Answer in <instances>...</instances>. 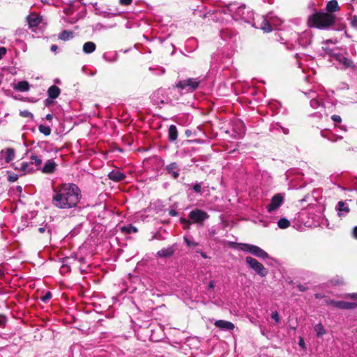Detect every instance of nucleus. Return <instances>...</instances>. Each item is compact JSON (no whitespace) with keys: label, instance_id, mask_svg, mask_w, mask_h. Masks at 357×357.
I'll return each mask as SVG.
<instances>
[{"label":"nucleus","instance_id":"nucleus-6","mask_svg":"<svg viewBox=\"0 0 357 357\" xmlns=\"http://www.w3.org/2000/svg\"><path fill=\"white\" fill-rule=\"evenodd\" d=\"M257 17L261 20L257 25L258 29H261L264 32H270L272 31L271 24L276 25L278 22H281V20L274 15L273 12H269L266 16L259 15Z\"/></svg>","mask_w":357,"mask_h":357},{"label":"nucleus","instance_id":"nucleus-17","mask_svg":"<svg viewBox=\"0 0 357 357\" xmlns=\"http://www.w3.org/2000/svg\"><path fill=\"white\" fill-rule=\"evenodd\" d=\"M331 55L335 58L336 61L342 63L344 68H354L355 65L351 59L347 58L343 54L339 53L333 54Z\"/></svg>","mask_w":357,"mask_h":357},{"label":"nucleus","instance_id":"nucleus-20","mask_svg":"<svg viewBox=\"0 0 357 357\" xmlns=\"http://www.w3.org/2000/svg\"><path fill=\"white\" fill-rule=\"evenodd\" d=\"M335 210L337 212V215L340 218L345 217L350 211L348 204L343 201L337 202L335 206Z\"/></svg>","mask_w":357,"mask_h":357},{"label":"nucleus","instance_id":"nucleus-24","mask_svg":"<svg viewBox=\"0 0 357 357\" xmlns=\"http://www.w3.org/2000/svg\"><path fill=\"white\" fill-rule=\"evenodd\" d=\"M178 130L175 125H171L168 129V140L169 142H175L178 138Z\"/></svg>","mask_w":357,"mask_h":357},{"label":"nucleus","instance_id":"nucleus-52","mask_svg":"<svg viewBox=\"0 0 357 357\" xmlns=\"http://www.w3.org/2000/svg\"><path fill=\"white\" fill-rule=\"evenodd\" d=\"M91 4L94 8L95 14L96 15H100L102 10H100V8L98 6V3L97 2H94V3H91Z\"/></svg>","mask_w":357,"mask_h":357},{"label":"nucleus","instance_id":"nucleus-37","mask_svg":"<svg viewBox=\"0 0 357 357\" xmlns=\"http://www.w3.org/2000/svg\"><path fill=\"white\" fill-rule=\"evenodd\" d=\"M314 329L318 337H322L326 332L324 326L321 323L316 324Z\"/></svg>","mask_w":357,"mask_h":357},{"label":"nucleus","instance_id":"nucleus-38","mask_svg":"<svg viewBox=\"0 0 357 357\" xmlns=\"http://www.w3.org/2000/svg\"><path fill=\"white\" fill-rule=\"evenodd\" d=\"M310 105L314 109H317L319 107H324V102L317 98H312L310 102Z\"/></svg>","mask_w":357,"mask_h":357},{"label":"nucleus","instance_id":"nucleus-14","mask_svg":"<svg viewBox=\"0 0 357 357\" xmlns=\"http://www.w3.org/2000/svg\"><path fill=\"white\" fill-rule=\"evenodd\" d=\"M296 37L298 44L303 47H306L312 43V34L311 31H305L301 33H296Z\"/></svg>","mask_w":357,"mask_h":357},{"label":"nucleus","instance_id":"nucleus-18","mask_svg":"<svg viewBox=\"0 0 357 357\" xmlns=\"http://www.w3.org/2000/svg\"><path fill=\"white\" fill-rule=\"evenodd\" d=\"M320 135L322 137L327 139L328 141L331 142H336L338 140L342 139L343 138L342 136L336 135L328 129H324L321 130Z\"/></svg>","mask_w":357,"mask_h":357},{"label":"nucleus","instance_id":"nucleus-26","mask_svg":"<svg viewBox=\"0 0 357 357\" xmlns=\"http://www.w3.org/2000/svg\"><path fill=\"white\" fill-rule=\"evenodd\" d=\"M47 96L52 99H56L61 93V89L56 85H52L47 91Z\"/></svg>","mask_w":357,"mask_h":357},{"label":"nucleus","instance_id":"nucleus-7","mask_svg":"<svg viewBox=\"0 0 357 357\" xmlns=\"http://www.w3.org/2000/svg\"><path fill=\"white\" fill-rule=\"evenodd\" d=\"M245 263L250 268L254 270L261 277H266L268 273V271L264 265L252 257H246Z\"/></svg>","mask_w":357,"mask_h":357},{"label":"nucleus","instance_id":"nucleus-35","mask_svg":"<svg viewBox=\"0 0 357 357\" xmlns=\"http://www.w3.org/2000/svg\"><path fill=\"white\" fill-rule=\"evenodd\" d=\"M202 183H195V184L188 185L189 188L187 192L193 191L197 194H202Z\"/></svg>","mask_w":357,"mask_h":357},{"label":"nucleus","instance_id":"nucleus-25","mask_svg":"<svg viewBox=\"0 0 357 357\" xmlns=\"http://www.w3.org/2000/svg\"><path fill=\"white\" fill-rule=\"evenodd\" d=\"M102 58L108 62H114L118 60L119 54L116 51L106 52L103 54Z\"/></svg>","mask_w":357,"mask_h":357},{"label":"nucleus","instance_id":"nucleus-13","mask_svg":"<svg viewBox=\"0 0 357 357\" xmlns=\"http://www.w3.org/2000/svg\"><path fill=\"white\" fill-rule=\"evenodd\" d=\"M54 147L52 144H50L47 141H40L38 142L37 145L34 146L33 149L29 150V151H33L36 153H50L54 151Z\"/></svg>","mask_w":357,"mask_h":357},{"label":"nucleus","instance_id":"nucleus-36","mask_svg":"<svg viewBox=\"0 0 357 357\" xmlns=\"http://www.w3.org/2000/svg\"><path fill=\"white\" fill-rule=\"evenodd\" d=\"M121 229L123 233L127 234H130L132 233H137L138 231L137 228L131 224L122 227Z\"/></svg>","mask_w":357,"mask_h":357},{"label":"nucleus","instance_id":"nucleus-3","mask_svg":"<svg viewBox=\"0 0 357 357\" xmlns=\"http://www.w3.org/2000/svg\"><path fill=\"white\" fill-rule=\"evenodd\" d=\"M229 245L231 248L234 249H238L244 252H249L254 256L265 259H271L269 255L263 249L255 245L248 244V243H236V242H230Z\"/></svg>","mask_w":357,"mask_h":357},{"label":"nucleus","instance_id":"nucleus-41","mask_svg":"<svg viewBox=\"0 0 357 357\" xmlns=\"http://www.w3.org/2000/svg\"><path fill=\"white\" fill-rule=\"evenodd\" d=\"M290 225V222L285 218H282L278 221V226L280 229H287Z\"/></svg>","mask_w":357,"mask_h":357},{"label":"nucleus","instance_id":"nucleus-10","mask_svg":"<svg viewBox=\"0 0 357 357\" xmlns=\"http://www.w3.org/2000/svg\"><path fill=\"white\" fill-rule=\"evenodd\" d=\"M284 202V195L278 193L273 195L271 199L269 204L266 206V209L268 213H272L277 210Z\"/></svg>","mask_w":357,"mask_h":357},{"label":"nucleus","instance_id":"nucleus-27","mask_svg":"<svg viewBox=\"0 0 357 357\" xmlns=\"http://www.w3.org/2000/svg\"><path fill=\"white\" fill-rule=\"evenodd\" d=\"M75 260L73 257H66L61 259V262L62 263V265L61 266L60 271L61 272H69L70 271V260L73 259Z\"/></svg>","mask_w":357,"mask_h":357},{"label":"nucleus","instance_id":"nucleus-56","mask_svg":"<svg viewBox=\"0 0 357 357\" xmlns=\"http://www.w3.org/2000/svg\"><path fill=\"white\" fill-rule=\"evenodd\" d=\"M54 99H52L50 98H47V99H45L44 100V105L45 107H50L51 105H52L54 103Z\"/></svg>","mask_w":357,"mask_h":357},{"label":"nucleus","instance_id":"nucleus-64","mask_svg":"<svg viewBox=\"0 0 357 357\" xmlns=\"http://www.w3.org/2000/svg\"><path fill=\"white\" fill-rule=\"evenodd\" d=\"M353 237L357 239V226L354 227L353 229Z\"/></svg>","mask_w":357,"mask_h":357},{"label":"nucleus","instance_id":"nucleus-28","mask_svg":"<svg viewBox=\"0 0 357 357\" xmlns=\"http://www.w3.org/2000/svg\"><path fill=\"white\" fill-rule=\"evenodd\" d=\"M30 85L27 81L18 82L14 86L16 91L25 92L29 90Z\"/></svg>","mask_w":357,"mask_h":357},{"label":"nucleus","instance_id":"nucleus-55","mask_svg":"<svg viewBox=\"0 0 357 357\" xmlns=\"http://www.w3.org/2000/svg\"><path fill=\"white\" fill-rule=\"evenodd\" d=\"M331 119L335 123V126L337 127V123H340L342 122V118L339 115L334 114L331 116Z\"/></svg>","mask_w":357,"mask_h":357},{"label":"nucleus","instance_id":"nucleus-32","mask_svg":"<svg viewBox=\"0 0 357 357\" xmlns=\"http://www.w3.org/2000/svg\"><path fill=\"white\" fill-rule=\"evenodd\" d=\"M38 153H36L35 152L30 157L31 160V164H34L37 167V169H41L42 167V159L40 156L38 155Z\"/></svg>","mask_w":357,"mask_h":357},{"label":"nucleus","instance_id":"nucleus-29","mask_svg":"<svg viewBox=\"0 0 357 357\" xmlns=\"http://www.w3.org/2000/svg\"><path fill=\"white\" fill-rule=\"evenodd\" d=\"M29 28L33 29L37 27L41 22V18L39 17H31L30 15L26 17Z\"/></svg>","mask_w":357,"mask_h":357},{"label":"nucleus","instance_id":"nucleus-40","mask_svg":"<svg viewBox=\"0 0 357 357\" xmlns=\"http://www.w3.org/2000/svg\"><path fill=\"white\" fill-rule=\"evenodd\" d=\"M117 10L118 9L116 8L114 10V12H110V11H107V10H102L101 14L100 15H102L106 18H109L111 17L120 15L123 12H118Z\"/></svg>","mask_w":357,"mask_h":357},{"label":"nucleus","instance_id":"nucleus-23","mask_svg":"<svg viewBox=\"0 0 357 357\" xmlns=\"http://www.w3.org/2000/svg\"><path fill=\"white\" fill-rule=\"evenodd\" d=\"M236 35V31L229 29H222L220 31V36L224 40H231L235 37Z\"/></svg>","mask_w":357,"mask_h":357},{"label":"nucleus","instance_id":"nucleus-11","mask_svg":"<svg viewBox=\"0 0 357 357\" xmlns=\"http://www.w3.org/2000/svg\"><path fill=\"white\" fill-rule=\"evenodd\" d=\"M231 128V137L234 138H242L245 134V127L241 120H236L233 122Z\"/></svg>","mask_w":357,"mask_h":357},{"label":"nucleus","instance_id":"nucleus-57","mask_svg":"<svg viewBox=\"0 0 357 357\" xmlns=\"http://www.w3.org/2000/svg\"><path fill=\"white\" fill-rule=\"evenodd\" d=\"M351 25L357 29V15H354L351 18Z\"/></svg>","mask_w":357,"mask_h":357},{"label":"nucleus","instance_id":"nucleus-1","mask_svg":"<svg viewBox=\"0 0 357 357\" xmlns=\"http://www.w3.org/2000/svg\"><path fill=\"white\" fill-rule=\"evenodd\" d=\"M326 11L317 10L308 17L309 26L324 30H335L341 31L345 29L346 24L342 20L335 16L334 13L340 10L337 0H330L327 2Z\"/></svg>","mask_w":357,"mask_h":357},{"label":"nucleus","instance_id":"nucleus-22","mask_svg":"<svg viewBox=\"0 0 357 357\" xmlns=\"http://www.w3.org/2000/svg\"><path fill=\"white\" fill-rule=\"evenodd\" d=\"M56 163L53 159L47 160L41 168V172L44 174H52L56 169Z\"/></svg>","mask_w":357,"mask_h":357},{"label":"nucleus","instance_id":"nucleus-39","mask_svg":"<svg viewBox=\"0 0 357 357\" xmlns=\"http://www.w3.org/2000/svg\"><path fill=\"white\" fill-rule=\"evenodd\" d=\"M15 156V151L13 149L8 148L6 149L5 160L6 162L12 161Z\"/></svg>","mask_w":357,"mask_h":357},{"label":"nucleus","instance_id":"nucleus-51","mask_svg":"<svg viewBox=\"0 0 357 357\" xmlns=\"http://www.w3.org/2000/svg\"><path fill=\"white\" fill-rule=\"evenodd\" d=\"M7 322V317L3 314H0V327H5Z\"/></svg>","mask_w":357,"mask_h":357},{"label":"nucleus","instance_id":"nucleus-46","mask_svg":"<svg viewBox=\"0 0 357 357\" xmlns=\"http://www.w3.org/2000/svg\"><path fill=\"white\" fill-rule=\"evenodd\" d=\"M183 239H184V242L186 244L187 247L189 248H192L198 245V243L194 241L193 240H192L186 236H184Z\"/></svg>","mask_w":357,"mask_h":357},{"label":"nucleus","instance_id":"nucleus-53","mask_svg":"<svg viewBox=\"0 0 357 357\" xmlns=\"http://www.w3.org/2000/svg\"><path fill=\"white\" fill-rule=\"evenodd\" d=\"M271 317L276 322L279 323L280 319L279 317L278 312L277 311H273L271 314Z\"/></svg>","mask_w":357,"mask_h":357},{"label":"nucleus","instance_id":"nucleus-59","mask_svg":"<svg viewBox=\"0 0 357 357\" xmlns=\"http://www.w3.org/2000/svg\"><path fill=\"white\" fill-rule=\"evenodd\" d=\"M132 3V0H119V3L121 6H130Z\"/></svg>","mask_w":357,"mask_h":357},{"label":"nucleus","instance_id":"nucleus-15","mask_svg":"<svg viewBox=\"0 0 357 357\" xmlns=\"http://www.w3.org/2000/svg\"><path fill=\"white\" fill-rule=\"evenodd\" d=\"M165 91L162 89H158L150 96L151 100L153 105L160 107V104L165 103Z\"/></svg>","mask_w":357,"mask_h":357},{"label":"nucleus","instance_id":"nucleus-43","mask_svg":"<svg viewBox=\"0 0 357 357\" xmlns=\"http://www.w3.org/2000/svg\"><path fill=\"white\" fill-rule=\"evenodd\" d=\"M180 223L183 226V229H189L190 227L191 224L192 223L190 220L186 219L185 218L181 217L180 218Z\"/></svg>","mask_w":357,"mask_h":357},{"label":"nucleus","instance_id":"nucleus-19","mask_svg":"<svg viewBox=\"0 0 357 357\" xmlns=\"http://www.w3.org/2000/svg\"><path fill=\"white\" fill-rule=\"evenodd\" d=\"M214 325L223 331H231L235 328V326L233 323L226 320H217L214 323Z\"/></svg>","mask_w":357,"mask_h":357},{"label":"nucleus","instance_id":"nucleus-31","mask_svg":"<svg viewBox=\"0 0 357 357\" xmlns=\"http://www.w3.org/2000/svg\"><path fill=\"white\" fill-rule=\"evenodd\" d=\"M96 45L93 42H86L83 45V52L85 54H91L96 50Z\"/></svg>","mask_w":357,"mask_h":357},{"label":"nucleus","instance_id":"nucleus-44","mask_svg":"<svg viewBox=\"0 0 357 357\" xmlns=\"http://www.w3.org/2000/svg\"><path fill=\"white\" fill-rule=\"evenodd\" d=\"M153 210L157 213L165 211L164 205L160 200H158L154 203Z\"/></svg>","mask_w":357,"mask_h":357},{"label":"nucleus","instance_id":"nucleus-60","mask_svg":"<svg viewBox=\"0 0 357 357\" xmlns=\"http://www.w3.org/2000/svg\"><path fill=\"white\" fill-rule=\"evenodd\" d=\"M346 298H351L354 300H357V293L347 294L344 296Z\"/></svg>","mask_w":357,"mask_h":357},{"label":"nucleus","instance_id":"nucleus-34","mask_svg":"<svg viewBox=\"0 0 357 357\" xmlns=\"http://www.w3.org/2000/svg\"><path fill=\"white\" fill-rule=\"evenodd\" d=\"M270 130L272 132L282 130V132L285 135L289 134V132L288 128L282 127L279 123L272 124L271 126Z\"/></svg>","mask_w":357,"mask_h":357},{"label":"nucleus","instance_id":"nucleus-63","mask_svg":"<svg viewBox=\"0 0 357 357\" xmlns=\"http://www.w3.org/2000/svg\"><path fill=\"white\" fill-rule=\"evenodd\" d=\"M197 253H199L204 259H207L208 257L207 256L206 253L203 252L201 250H196Z\"/></svg>","mask_w":357,"mask_h":357},{"label":"nucleus","instance_id":"nucleus-61","mask_svg":"<svg viewBox=\"0 0 357 357\" xmlns=\"http://www.w3.org/2000/svg\"><path fill=\"white\" fill-rule=\"evenodd\" d=\"M296 287L298 289V290L302 292L306 291L308 289L307 287L301 284H297Z\"/></svg>","mask_w":357,"mask_h":357},{"label":"nucleus","instance_id":"nucleus-50","mask_svg":"<svg viewBox=\"0 0 357 357\" xmlns=\"http://www.w3.org/2000/svg\"><path fill=\"white\" fill-rule=\"evenodd\" d=\"M185 135L187 137H195L197 136V132L195 131V130H190V129H186L185 130Z\"/></svg>","mask_w":357,"mask_h":357},{"label":"nucleus","instance_id":"nucleus-54","mask_svg":"<svg viewBox=\"0 0 357 357\" xmlns=\"http://www.w3.org/2000/svg\"><path fill=\"white\" fill-rule=\"evenodd\" d=\"M30 164L31 163H29L27 162H23L19 167V170L22 172H26L27 168H29V167L30 166Z\"/></svg>","mask_w":357,"mask_h":357},{"label":"nucleus","instance_id":"nucleus-4","mask_svg":"<svg viewBox=\"0 0 357 357\" xmlns=\"http://www.w3.org/2000/svg\"><path fill=\"white\" fill-rule=\"evenodd\" d=\"M232 18L237 20H242L245 23L251 24L253 27H257L256 18L254 17V13L245 5L240 6L236 9V13L232 14Z\"/></svg>","mask_w":357,"mask_h":357},{"label":"nucleus","instance_id":"nucleus-16","mask_svg":"<svg viewBox=\"0 0 357 357\" xmlns=\"http://www.w3.org/2000/svg\"><path fill=\"white\" fill-rule=\"evenodd\" d=\"M167 174L173 179H177L180 176L181 168L177 162H173L166 165L165 167Z\"/></svg>","mask_w":357,"mask_h":357},{"label":"nucleus","instance_id":"nucleus-9","mask_svg":"<svg viewBox=\"0 0 357 357\" xmlns=\"http://www.w3.org/2000/svg\"><path fill=\"white\" fill-rule=\"evenodd\" d=\"M188 218L192 223L202 224L204 221L208 219L209 215L204 211L199 208H195L190 212Z\"/></svg>","mask_w":357,"mask_h":357},{"label":"nucleus","instance_id":"nucleus-47","mask_svg":"<svg viewBox=\"0 0 357 357\" xmlns=\"http://www.w3.org/2000/svg\"><path fill=\"white\" fill-rule=\"evenodd\" d=\"M6 173L8 174L7 179H8V181H9V182L16 181L19 178V176L17 174H15L11 171H7Z\"/></svg>","mask_w":357,"mask_h":357},{"label":"nucleus","instance_id":"nucleus-2","mask_svg":"<svg viewBox=\"0 0 357 357\" xmlns=\"http://www.w3.org/2000/svg\"><path fill=\"white\" fill-rule=\"evenodd\" d=\"M82 198L81 190L77 185L66 183L54 188L52 204L61 209H69L77 206Z\"/></svg>","mask_w":357,"mask_h":357},{"label":"nucleus","instance_id":"nucleus-62","mask_svg":"<svg viewBox=\"0 0 357 357\" xmlns=\"http://www.w3.org/2000/svg\"><path fill=\"white\" fill-rule=\"evenodd\" d=\"M7 50L5 47H0V60L2 59L3 56L6 54Z\"/></svg>","mask_w":357,"mask_h":357},{"label":"nucleus","instance_id":"nucleus-49","mask_svg":"<svg viewBox=\"0 0 357 357\" xmlns=\"http://www.w3.org/2000/svg\"><path fill=\"white\" fill-rule=\"evenodd\" d=\"M20 115L22 117H27L31 119L33 118V114L28 110L20 111Z\"/></svg>","mask_w":357,"mask_h":357},{"label":"nucleus","instance_id":"nucleus-12","mask_svg":"<svg viewBox=\"0 0 357 357\" xmlns=\"http://www.w3.org/2000/svg\"><path fill=\"white\" fill-rule=\"evenodd\" d=\"M178 245L176 243L169 245L167 248H163L160 250L158 251L156 253V257L158 258L167 259L169 258L174 252L178 250Z\"/></svg>","mask_w":357,"mask_h":357},{"label":"nucleus","instance_id":"nucleus-33","mask_svg":"<svg viewBox=\"0 0 357 357\" xmlns=\"http://www.w3.org/2000/svg\"><path fill=\"white\" fill-rule=\"evenodd\" d=\"M238 6H237L236 3H229L227 6L226 8H224L222 10V13H223L225 15L229 14L232 17V14L236 13V9H238Z\"/></svg>","mask_w":357,"mask_h":357},{"label":"nucleus","instance_id":"nucleus-48","mask_svg":"<svg viewBox=\"0 0 357 357\" xmlns=\"http://www.w3.org/2000/svg\"><path fill=\"white\" fill-rule=\"evenodd\" d=\"M52 293L50 291H47L45 295H43V296L40 297V300L45 303H47L50 300V298H52Z\"/></svg>","mask_w":357,"mask_h":357},{"label":"nucleus","instance_id":"nucleus-5","mask_svg":"<svg viewBox=\"0 0 357 357\" xmlns=\"http://www.w3.org/2000/svg\"><path fill=\"white\" fill-rule=\"evenodd\" d=\"M202 81L200 77L187 78L178 81L174 87L177 88L181 93H192L199 88Z\"/></svg>","mask_w":357,"mask_h":357},{"label":"nucleus","instance_id":"nucleus-58","mask_svg":"<svg viewBox=\"0 0 357 357\" xmlns=\"http://www.w3.org/2000/svg\"><path fill=\"white\" fill-rule=\"evenodd\" d=\"M187 142L189 144H191V143L204 144L205 142V141L204 139H199V138L195 139L188 140Z\"/></svg>","mask_w":357,"mask_h":357},{"label":"nucleus","instance_id":"nucleus-45","mask_svg":"<svg viewBox=\"0 0 357 357\" xmlns=\"http://www.w3.org/2000/svg\"><path fill=\"white\" fill-rule=\"evenodd\" d=\"M38 231L40 234L47 233L48 236H50L52 234V229L47 224H45L44 226L40 227L38 228Z\"/></svg>","mask_w":357,"mask_h":357},{"label":"nucleus","instance_id":"nucleus-42","mask_svg":"<svg viewBox=\"0 0 357 357\" xmlns=\"http://www.w3.org/2000/svg\"><path fill=\"white\" fill-rule=\"evenodd\" d=\"M38 130L40 133H43L45 136H49L51 134V128L49 126L40 124L38 126Z\"/></svg>","mask_w":357,"mask_h":357},{"label":"nucleus","instance_id":"nucleus-21","mask_svg":"<svg viewBox=\"0 0 357 357\" xmlns=\"http://www.w3.org/2000/svg\"><path fill=\"white\" fill-rule=\"evenodd\" d=\"M107 176L114 182H120L126 178V174L121 172L119 169H115L111 171L108 174Z\"/></svg>","mask_w":357,"mask_h":357},{"label":"nucleus","instance_id":"nucleus-8","mask_svg":"<svg viewBox=\"0 0 357 357\" xmlns=\"http://www.w3.org/2000/svg\"><path fill=\"white\" fill-rule=\"evenodd\" d=\"M326 304L340 310H349L354 309L357 307V303L356 302H348L344 301H335L333 299H328L326 301Z\"/></svg>","mask_w":357,"mask_h":357},{"label":"nucleus","instance_id":"nucleus-30","mask_svg":"<svg viewBox=\"0 0 357 357\" xmlns=\"http://www.w3.org/2000/svg\"><path fill=\"white\" fill-rule=\"evenodd\" d=\"M74 32L69 30H63L59 35V38L63 41H68L74 37Z\"/></svg>","mask_w":357,"mask_h":357}]
</instances>
